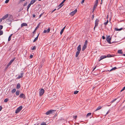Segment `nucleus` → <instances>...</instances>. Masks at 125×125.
Masks as SVG:
<instances>
[{"label": "nucleus", "instance_id": "1", "mask_svg": "<svg viewBox=\"0 0 125 125\" xmlns=\"http://www.w3.org/2000/svg\"><path fill=\"white\" fill-rule=\"evenodd\" d=\"M115 56L114 55H111L110 54H108L107 56L106 55H103L101 56L100 57V59L99 60V61H100L103 59L105 58L106 57H114Z\"/></svg>", "mask_w": 125, "mask_h": 125}, {"label": "nucleus", "instance_id": "2", "mask_svg": "<svg viewBox=\"0 0 125 125\" xmlns=\"http://www.w3.org/2000/svg\"><path fill=\"white\" fill-rule=\"evenodd\" d=\"M12 18V15H10V17H9V18L7 19L6 21V22L7 23L10 25V26H11V23L12 22L11 20Z\"/></svg>", "mask_w": 125, "mask_h": 125}, {"label": "nucleus", "instance_id": "3", "mask_svg": "<svg viewBox=\"0 0 125 125\" xmlns=\"http://www.w3.org/2000/svg\"><path fill=\"white\" fill-rule=\"evenodd\" d=\"M55 110H50L48 111L46 113V115H49L51 114H54L55 112H56Z\"/></svg>", "mask_w": 125, "mask_h": 125}, {"label": "nucleus", "instance_id": "4", "mask_svg": "<svg viewBox=\"0 0 125 125\" xmlns=\"http://www.w3.org/2000/svg\"><path fill=\"white\" fill-rule=\"evenodd\" d=\"M15 59V57L13 59L11 60L9 62L5 68V70H6L8 68V67L10 66V65L11 64L12 62L14 61Z\"/></svg>", "mask_w": 125, "mask_h": 125}, {"label": "nucleus", "instance_id": "5", "mask_svg": "<svg viewBox=\"0 0 125 125\" xmlns=\"http://www.w3.org/2000/svg\"><path fill=\"white\" fill-rule=\"evenodd\" d=\"M22 106H21L19 107L16 110L15 113H19L22 109Z\"/></svg>", "mask_w": 125, "mask_h": 125}, {"label": "nucleus", "instance_id": "6", "mask_svg": "<svg viewBox=\"0 0 125 125\" xmlns=\"http://www.w3.org/2000/svg\"><path fill=\"white\" fill-rule=\"evenodd\" d=\"M44 90L42 88H41L40 91L39 93L40 95L41 96H42L44 92Z\"/></svg>", "mask_w": 125, "mask_h": 125}, {"label": "nucleus", "instance_id": "7", "mask_svg": "<svg viewBox=\"0 0 125 125\" xmlns=\"http://www.w3.org/2000/svg\"><path fill=\"white\" fill-rule=\"evenodd\" d=\"M99 21V20L98 19H96L95 20V26L94 27V29L95 28L98 26V22Z\"/></svg>", "mask_w": 125, "mask_h": 125}, {"label": "nucleus", "instance_id": "8", "mask_svg": "<svg viewBox=\"0 0 125 125\" xmlns=\"http://www.w3.org/2000/svg\"><path fill=\"white\" fill-rule=\"evenodd\" d=\"M19 97L20 98H23V99H25L26 97L25 95L23 94H21Z\"/></svg>", "mask_w": 125, "mask_h": 125}, {"label": "nucleus", "instance_id": "9", "mask_svg": "<svg viewBox=\"0 0 125 125\" xmlns=\"http://www.w3.org/2000/svg\"><path fill=\"white\" fill-rule=\"evenodd\" d=\"M77 11V10L76 9L75 10L73 11L70 14V15L73 16Z\"/></svg>", "mask_w": 125, "mask_h": 125}, {"label": "nucleus", "instance_id": "10", "mask_svg": "<svg viewBox=\"0 0 125 125\" xmlns=\"http://www.w3.org/2000/svg\"><path fill=\"white\" fill-rule=\"evenodd\" d=\"M66 0H63L62 2L58 5V7H60L58 8V9L60 8L61 7H62L63 5L62 4Z\"/></svg>", "mask_w": 125, "mask_h": 125}, {"label": "nucleus", "instance_id": "11", "mask_svg": "<svg viewBox=\"0 0 125 125\" xmlns=\"http://www.w3.org/2000/svg\"><path fill=\"white\" fill-rule=\"evenodd\" d=\"M111 37L110 38H109V40H108V43H110V44H111V43H114V42H112V43L110 41L111 40Z\"/></svg>", "mask_w": 125, "mask_h": 125}, {"label": "nucleus", "instance_id": "12", "mask_svg": "<svg viewBox=\"0 0 125 125\" xmlns=\"http://www.w3.org/2000/svg\"><path fill=\"white\" fill-rule=\"evenodd\" d=\"M8 14H6L2 17V19H3V20H4L7 18L8 17Z\"/></svg>", "mask_w": 125, "mask_h": 125}, {"label": "nucleus", "instance_id": "13", "mask_svg": "<svg viewBox=\"0 0 125 125\" xmlns=\"http://www.w3.org/2000/svg\"><path fill=\"white\" fill-rule=\"evenodd\" d=\"M81 50V45H79L77 47V50L78 51H79L80 52V51Z\"/></svg>", "mask_w": 125, "mask_h": 125}, {"label": "nucleus", "instance_id": "14", "mask_svg": "<svg viewBox=\"0 0 125 125\" xmlns=\"http://www.w3.org/2000/svg\"><path fill=\"white\" fill-rule=\"evenodd\" d=\"M87 46L86 45H84L82 49V51H83L86 48Z\"/></svg>", "mask_w": 125, "mask_h": 125}, {"label": "nucleus", "instance_id": "15", "mask_svg": "<svg viewBox=\"0 0 125 125\" xmlns=\"http://www.w3.org/2000/svg\"><path fill=\"white\" fill-rule=\"evenodd\" d=\"M39 34H40V33H39L38 35H37V37H36L35 38V39H34V40L33 41V42H36L38 40Z\"/></svg>", "mask_w": 125, "mask_h": 125}, {"label": "nucleus", "instance_id": "16", "mask_svg": "<svg viewBox=\"0 0 125 125\" xmlns=\"http://www.w3.org/2000/svg\"><path fill=\"white\" fill-rule=\"evenodd\" d=\"M39 25H40V24H39L36 27V28H35V30H34V31H33V33L35 32V31H36V30L38 29V28L39 27Z\"/></svg>", "mask_w": 125, "mask_h": 125}, {"label": "nucleus", "instance_id": "17", "mask_svg": "<svg viewBox=\"0 0 125 125\" xmlns=\"http://www.w3.org/2000/svg\"><path fill=\"white\" fill-rule=\"evenodd\" d=\"M21 27H22L24 26H27V25L26 23H23L21 24Z\"/></svg>", "mask_w": 125, "mask_h": 125}, {"label": "nucleus", "instance_id": "18", "mask_svg": "<svg viewBox=\"0 0 125 125\" xmlns=\"http://www.w3.org/2000/svg\"><path fill=\"white\" fill-rule=\"evenodd\" d=\"M117 52L118 53L121 54H122L123 53V52H122V50H118V51Z\"/></svg>", "mask_w": 125, "mask_h": 125}, {"label": "nucleus", "instance_id": "19", "mask_svg": "<svg viewBox=\"0 0 125 125\" xmlns=\"http://www.w3.org/2000/svg\"><path fill=\"white\" fill-rule=\"evenodd\" d=\"M21 87L20 84V83H18L17 85L16 88L17 89H19Z\"/></svg>", "mask_w": 125, "mask_h": 125}, {"label": "nucleus", "instance_id": "20", "mask_svg": "<svg viewBox=\"0 0 125 125\" xmlns=\"http://www.w3.org/2000/svg\"><path fill=\"white\" fill-rule=\"evenodd\" d=\"M80 53V52L79 51H77L76 52V55H75V57H77L79 54Z\"/></svg>", "mask_w": 125, "mask_h": 125}, {"label": "nucleus", "instance_id": "21", "mask_svg": "<svg viewBox=\"0 0 125 125\" xmlns=\"http://www.w3.org/2000/svg\"><path fill=\"white\" fill-rule=\"evenodd\" d=\"M97 7V5H94V6L93 7V10L92 12H93L94 11L95 9Z\"/></svg>", "mask_w": 125, "mask_h": 125}, {"label": "nucleus", "instance_id": "22", "mask_svg": "<svg viewBox=\"0 0 125 125\" xmlns=\"http://www.w3.org/2000/svg\"><path fill=\"white\" fill-rule=\"evenodd\" d=\"M36 1V0H32L30 2V4H33Z\"/></svg>", "mask_w": 125, "mask_h": 125}, {"label": "nucleus", "instance_id": "23", "mask_svg": "<svg viewBox=\"0 0 125 125\" xmlns=\"http://www.w3.org/2000/svg\"><path fill=\"white\" fill-rule=\"evenodd\" d=\"M20 92L19 90H17L16 92V94L17 95H19L20 94Z\"/></svg>", "mask_w": 125, "mask_h": 125}, {"label": "nucleus", "instance_id": "24", "mask_svg": "<svg viewBox=\"0 0 125 125\" xmlns=\"http://www.w3.org/2000/svg\"><path fill=\"white\" fill-rule=\"evenodd\" d=\"M122 29V28H121L120 29H118L117 28H115V30L116 31H120Z\"/></svg>", "mask_w": 125, "mask_h": 125}, {"label": "nucleus", "instance_id": "25", "mask_svg": "<svg viewBox=\"0 0 125 125\" xmlns=\"http://www.w3.org/2000/svg\"><path fill=\"white\" fill-rule=\"evenodd\" d=\"M12 34H11L9 37L8 39V41H10L11 39V37L12 36Z\"/></svg>", "mask_w": 125, "mask_h": 125}, {"label": "nucleus", "instance_id": "26", "mask_svg": "<svg viewBox=\"0 0 125 125\" xmlns=\"http://www.w3.org/2000/svg\"><path fill=\"white\" fill-rule=\"evenodd\" d=\"M16 89H15V88H14V89H13L11 91V93H14L15 92H16Z\"/></svg>", "mask_w": 125, "mask_h": 125}, {"label": "nucleus", "instance_id": "27", "mask_svg": "<svg viewBox=\"0 0 125 125\" xmlns=\"http://www.w3.org/2000/svg\"><path fill=\"white\" fill-rule=\"evenodd\" d=\"M31 4H30V3L28 4V6L27 8V11L28 12V9L30 7V6H31Z\"/></svg>", "mask_w": 125, "mask_h": 125}, {"label": "nucleus", "instance_id": "28", "mask_svg": "<svg viewBox=\"0 0 125 125\" xmlns=\"http://www.w3.org/2000/svg\"><path fill=\"white\" fill-rule=\"evenodd\" d=\"M9 100V99L8 98H6L4 100V102L5 103H7Z\"/></svg>", "mask_w": 125, "mask_h": 125}, {"label": "nucleus", "instance_id": "29", "mask_svg": "<svg viewBox=\"0 0 125 125\" xmlns=\"http://www.w3.org/2000/svg\"><path fill=\"white\" fill-rule=\"evenodd\" d=\"M117 69V68L115 67L112 68L110 70V71H113V70H115L116 69Z\"/></svg>", "mask_w": 125, "mask_h": 125}, {"label": "nucleus", "instance_id": "30", "mask_svg": "<svg viewBox=\"0 0 125 125\" xmlns=\"http://www.w3.org/2000/svg\"><path fill=\"white\" fill-rule=\"evenodd\" d=\"M99 0H96L95 1V2L94 5H97L98 4V2Z\"/></svg>", "mask_w": 125, "mask_h": 125}, {"label": "nucleus", "instance_id": "31", "mask_svg": "<svg viewBox=\"0 0 125 125\" xmlns=\"http://www.w3.org/2000/svg\"><path fill=\"white\" fill-rule=\"evenodd\" d=\"M91 113H88L86 115V117H88L89 116L91 115Z\"/></svg>", "mask_w": 125, "mask_h": 125}, {"label": "nucleus", "instance_id": "32", "mask_svg": "<svg viewBox=\"0 0 125 125\" xmlns=\"http://www.w3.org/2000/svg\"><path fill=\"white\" fill-rule=\"evenodd\" d=\"M108 20H107V21L106 22H105L104 23V25H107L108 23Z\"/></svg>", "mask_w": 125, "mask_h": 125}, {"label": "nucleus", "instance_id": "33", "mask_svg": "<svg viewBox=\"0 0 125 125\" xmlns=\"http://www.w3.org/2000/svg\"><path fill=\"white\" fill-rule=\"evenodd\" d=\"M78 92H79L78 91H75L74 92V94H77L78 93Z\"/></svg>", "mask_w": 125, "mask_h": 125}, {"label": "nucleus", "instance_id": "34", "mask_svg": "<svg viewBox=\"0 0 125 125\" xmlns=\"http://www.w3.org/2000/svg\"><path fill=\"white\" fill-rule=\"evenodd\" d=\"M36 49V47L35 46H34L32 48V50H34Z\"/></svg>", "mask_w": 125, "mask_h": 125}, {"label": "nucleus", "instance_id": "35", "mask_svg": "<svg viewBox=\"0 0 125 125\" xmlns=\"http://www.w3.org/2000/svg\"><path fill=\"white\" fill-rule=\"evenodd\" d=\"M64 30H63V29H62L60 32V34L61 35L62 34V33L63 32Z\"/></svg>", "mask_w": 125, "mask_h": 125}, {"label": "nucleus", "instance_id": "36", "mask_svg": "<svg viewBox=\"0 0 125 125\" xmlns=\"http://www.w3.org/2000/svg\"><path fill=\"white\" fill-rule=\"evenodd\" d=\"M23 8H20L19 10L18 11V12H20L22 10H23Z\"/></svg>", "mask_w": 125, "mask_h": 125}, {"label": "nucleus", "instance_id": "37", "mask_svg": "<svg viewBox=\"0 0 125 125\" xmlns=\"http://www.w3.org/2000/svg\"><path fill=\"white\" fill-rule=\"evenodd\" d=\"M3 34V31H2L0 30V35H2Z\"/></svg>", "mask_w": 125, "mask_h": 125}, {"label": "nucleus", "instance_id": "38", "mask_svg": "<svg viewBox=\"0 0 125 125\" xmlns=\"http://www.w3.org/2000/svg\"><path fill=\"white\" fill-rule=\"evenodd\" d=\"M41 125H46L45 123L43 122L41 124Z\"/></svg>", "mask_w": 125, "mask_h": 125}, {"label": "nucleus", "instance_id": "39", "mask_svg": "<svg viewBox=\"0 0 125 125\" xmlns=\"http://www.w3.org/2000/svg\"><path fill=\"white\" fill-rule=\"evenodd\" d=\"M117 99V98H115V99H113L112 101V102H111V103H113V102H115V101Z\"/></svg>", "mask_w": 125, "mask_h": 125}, {"label": "nucleus", "instance_id": "40", "mask_svg": "<svg viewBox=\"0 0 125 125\" xmlns=\"http://www.w3.org/2000/svg\"><path fill=\"white\" fill-rule=\"evenodd\" d=\"M87 40H86L84 42V45H86L87 46Z\"/></svg>", "mask_w": 125, "mask_h": 125}, {"label": "nucleus", "instance_id": "41", "mask_svg": "<svg viewBox=\"0 0 125 125\" xmlns=\"http://www.w3.org/2000/svg\"><path fill=\"white\" fill-rule=\"evenodd\" d=\"M47 33H48L50 32V28H49L48 30H47Z\"/></svg>", "mask_w": 125, "mask_h": 125}, {"label": "nucleus", "instance_id": "42", "mask_svg": "<svg viewBox=\"0 0 125 125\" xmlns=\"http://www.w3.org/2000/svg\"><path fill=\"white\" fill-rule=\"evenodd\" d=\"M3 28V26L2 25H0V30H1Z\"/></svg>", "mask_w": 125, "mask_h": 125}, {"label": "nucleus", "instance_id": "43", "mask_svg": "<svg viewBox=\"0 0 125 125\" xmlns=\"http://www.w3.org/2000/svg\"><path fill=\"white\" fill-rule=\"evenodd\" d=\"M10 0H6L5 1V3H8L9 1Z\"/></svg>", "mask_w": 125, "mask_h": 125}, {"label": "nucleus", "instance_id": "44", "mask_svg": "<svg viewBox=\"0 0 125 125\" xmlns=\"http://www.w3.org/2000/svg\"><path fill=\"white\" fill-rule=\"evenodd\" d=\"M77 117V116L75 115L73 116L74 118L76 119Z\"/></svg>", "mask_w": 125, "mask_h": 125}, {"label": "nucleus", "instance_id": "45", "mask_svg": "<svg viewBox=\"0 0 125 125\" xmlns=\"http://www.w3.org/2000/svg\"><path fill=\"white\" fill-rule=\"evenodd\" d=\"M101 108L102 107L101 106H99L97 108L99 110L101 109Z\"/></svg>", "mask_w": 125, "mask_h": 125}, {"label": "nucleus", "instance_id": "46", "mask_svg": "<svg viewBox=\"0 0 125 125\" xmlns=\"http://www.w3.org/2000/svg\"><path fill=\"white\" fill-rule=\"evenodd\" d=\"M22 76H18V77H17V78L18 79H20V78H22Z\"/></svg>", "mask_w": 125, "mask_h": 125}, {"label": "nucleus", "instance_id": "47", "mask_svg": "<svg viewBox=\"0 0 125 125\" xmlns=\"http://www.w3.org/2000/svg\"><path fill=\"white\" fill-rule=\"evenodd\" d=\"M44 13L43 12L40 15L39 18H40L41 16H42V15Z\"/></svg>", "mask_w": 125, "mask_h": 125}, {"label": "nucleus", "instance_id": "48", "mask_svg": "<svg viewBox=\"0 0 125 125\" xmlns=\"http://www.w3.org/2000/svg\"><path fill=\"white\" fill-rule=\"evenodd\" d=\"M23 73H22L21 74V76H22V77H23Z\"/></svg>", "mask_w": 125, "mask_h": 125}, {"label": "nucleus", "instance_id": "49", "mask_svg": "<svg viewBox=\"0 0 125 125\" xmlns=\"http://www.w3.org/2000/svg\"><path fill=\"white\" fill-rule=\"evenodd\" d=\"M2 108V107L1 106H0V111H1Z\"/></svg>", "mask_w": 125, "mask_h": 125}, {"label": "nucleus", "instance_id": "50", "mask_svg": "<svg viewBox=\"0 0 125 125\" xmlns=\"http://www.w3.org/2000/svg\"><path fill=\"white\" fill-rule=\"evenodd\" d=\"M46 32H47V30H44L43 32L44 33H46Z\"/></svg>", "mask_w": 125, "mask_h": 125}, {"label": "nucleus", "instance_id": "51", "mask_svg": "<svg viewBox=\"0 0 125 125\" xmlns=\"http://www.w3.org/2000/svg\"><path fill=\"white\" fill-rule=\"evenodd\" d=\"M84 1L85 0H82L81 2V3L82 4H83L84 2Z\"/></svg>", "mask_w": 125, "mask_h": 125}, {"label": "nucleus", "instance_id": "52", "mask_svg": "<svg viewBox=\"0 0 125 125\" xmlns=\"http://www.w3.org/2000/svg\"><path fill=\"white\" fill-rule=\"evenodd\" d=\"M33 56L32 55H31L30 56V57L31 58H32L33 57Z\"/></svg>", "mask_w": 125, "mask_h": 125}, {"label": "nucleus", "instance_id": "53", "mask_svg": "<svg viewBox=\"0 0 125 125\" xmlns=\"http://www.w3.org/2000/svg\"><path fill=\"white\" fill-rule=\"evenodd\" d=\"M102 38L103 39H105V37L104 36H103Z\"/></svg>", "mask_w": 125, "mask_h": 125}, {"label": "nucleus", "instance_id": "54", "mask_svg": "<svg viewBox=\"0 0 125 125\" xmlns=\"http://www.w3.org/2000/svg\"><path fill=\"white\" fill-rule=\"evenodd\" d=\"M56 10V9H54L52 11V13L53 12H54V11H55V10Z\"/></svg>", "mask_w": 125, "mask_h": 125}, {"label": "nucleus", "instance_id": "55", "mask_svg": "<svg viewBox=\"0 0 125 125\" xmlns=\"http://www.w3.org/2000/svg\"><path fill=\"white\" fill-rule=\"evenodd\" d=\"M3 20V19H2V18H1L0 19V23L2 21V20Z\"/></svg>", "mask_w": 125, "mask_h": 125}, {"label": "nucleus", "instance_id": "56", "mask_svg": "<svg viewBox=\"0 0 125 125\" xmlns=\"http://www.w3.org/2000/svg\"><path fill=\"white\" fill-rule=\"evenodd\" d=\"M109 112H110V111H109V110L108 111H107V113H106V115H107V114H108L109 113Z\"/></svg>", "mask_w": 125, "mask_h": 125}, {"label": "nucleus", "instance_id": "57", "mask_svg": "<svg viewBox=\"0 0 125 125\" xmlns=\"http://www.w3.org/2000/svg\"><path fill=\"white\" fill-rule=\"evenodd\" d=\"M122 89L123 90H124L125 89V87H124L123 88V89Z\"/></svg>", "mask_w": 125, "mask_h": 125}, {"label": "nucleus", "instance_id": "58", "mask_svg": "<svg viewBox=\"0 0 125 125\" xmlns=\"http://www.w3.org/2000/svg\"><path fill=\"white\" fill-rule=\"evenodd\" d=\"M32 16L34 18L35 17V15L34 14H33Z\"/></svg>", "mask_w": 125, "mask_h": 125}, {"label": "nucleus", "instance_id": "59", "mask_svg": "<svg viewBox=\"0 0 125 125\" xmlns=\"http://www.w3.org/2000/svg\"><path fill=\"white\" fill-rule=\"evenodd\" d=\"M27 4V2H26V3H24V6H25Z\"/></svg>", "mask_w": 125, "mask_h": 125}, {"label": "nucleus", "instance_id": "60", "mask_svg": "<svg viewBox=\"0 0 125 125\" xmlns=\"http://www.w3.org/2000/svg\"><path fill=\"white\" fill-rule=\"evenodd\" d=\"M110 35H108V36L106 38H110Z\"/></svg>", "mask_w": 125, "mask_h": 125}, {"label": "nucleus", "instance_id": "61", "mask_svg": "<svg viewBox=\"0 0 125 125\" xmlns=\"http://www.w3.org/2000/svg\"><path fill=\"white\" fill-rule=\"evenodd\" d=\"M109 40V38H106V40L107 42H108V40Z\"/></svg>", "mask_w": 125, "mask_h": 125}, {"label": "nucleus", "instance_id": "62", "mask_svg": "<svg viewBox=\"0 0 125 125\" xmlns=\"http://www.w3.org/2000/svg\"><path fill=\"white\" fill-rule=\"evenodd\" d=\"M66 26H65L63 28V29H63V30L64 31V29H65V27Z\"/></svg>", "mask_w": 125, "mask_h": 125}, {"label": "nucleus", "instance_id": "63", "mask_svg": "<svg viewBox=\"0 0 125 125\" xmlns=\"http://www.w3.org/2000/svg\"><path fill=\"white\" fill-rule=\"evenodd\" d=\"M37 5L38 6V7H40L41 6V5H39V4Z\"/></svg>", "mask_w": 125, "mask_h": 125}, {"label": "nucleus", "instance_id": "64", "mask_svg": "<svg viewBox=\"0 0 125 125\" xmlns=\"http://www.w3.org/2000/svg\"><path fill=\"white\" fill-rule=\"evenodd\" d=\"M96 68V67H95L94 68H93V71H94L95 69Z\"/></svg>", "mask_w": 125, "mask_h": 125}]
</instances>
